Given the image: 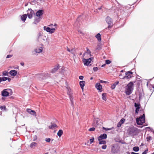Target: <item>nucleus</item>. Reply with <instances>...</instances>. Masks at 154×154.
Listing matches in <instances>:
<instances>
[{
	"label": "nucleus",
	"instance_id": "obj_53",
	"mask_svg": "<svg viewBox=\"0 0 154 154\" xmlns=\"http://www.w3.org/2000/svg\"><path fill=\"white\" fill-rule=\"evenodd\" d=\"M20 64L22 66H24V63L23 62H21Z\"/></svg>",
	"mask_w": 154,
	"mask_h": 154
},
{
	"label": "nucleus",
	"instance_id": "obj_45",
	"mask_svg": "<svg viewBox=\"0 0 154 154\" xmlns=\"http://www.w3.org/2000/svg\"><path fill=\"white\" fill-rule=\"evenodd\" d=\"M93 69L94 71H96L98 69L97 67H94L93 68Z\"/></svg>",
	"mask_w": 154,
	"mask_h": 154
},
{
	"label": "nucleus",
	"instance_id": "obj_12",
	"mask_svg": "<svg viewBox=\"0 0 154 154\" xmlns=\"http://www.w3.org/2000/svg\"><path fill=\"white\" fill-rule=\"evenodd\" d=\"M118 151L117 146L116 145H113L112 148V151L113 153L117 152Z\"/></svg>",
	"mask_w": 154,
	"mask_h": 154
},
{
	"label": "nucleus",
	"instance_id": "obj_25",
	"mask_svg": "<svg viewBox=\"0 0 154 154\" xmlns=\"http://www.w3.org/2000/svg\"><path fill=\"white\" fill-rule=\"evenodd\" d=\"M56 126L57 125L56 124L53 123L52 124L51 126H49V128L51 129H53L55 128V127H56Z\"/></svg>",
	"mask_w": 154,
	"mask_h": 154
},
{
	"label": "nucleus",
	"instance_id": "obj_59",
	"mask_svg": "<svg viewBox=\"0 0 154 154\" xmlns=\"http://www.w3.org/2000/svg\"><path fill=\"white\" fill-rule=\"evenodd\" d=\"M2 78L1 77H0V83L2 82Z\"/></svg>",
	"mask_w": 154,
	"mask_h": 154
},
{
	"label": "nucleus",
	"instance_id": "obj_29",
	"mask_svg": "<svg viewBox=\"0 0 154 154\" xmlns=\"http://www.w3.org/2000/svg\"><path fill=\"white\" fill-rule=\"evenodd\" d=\"M102 99L105 101L106 100V94L103 93L102 94Z\"/></svg>",
	"mask_w": 154,
	"mask_h": 154
},
{
	"label": "nucleus",
	"instance_id": "obj_48",
	"mask_svg": "<svg viewBox=\"0 0 154 154\" xmlns=\"http://www.w3.org/2000/svg\"><path fill=\"white\" fill-rule=\"evenodd\" d=\"M116 85L114 84H113L111 86V88L112 89H114L115 88Z\"/></svg>",
	"mask_w": 154,
	"mask_h": 154
},
{
	"label": "nucleus",
	"instance_id": "obj_43",
	"mask_svg": "<svg viewBox=\"0 0 154 154\" xmlns=\"http://www.w3.org/2000/svg\"><path fill=\"white\" fill-rule=\"evenodd\" d=\"M151 139V137H147L146 138V140L147 141H149Z\"/></svg>",
	"mask_w": 154,
	"mask_h": 154
},
{
	"label": "nucleus",
	"instance_id": "obj_37",
	"mask_svg": "<svg viewBox=\"0 0 154 154\" xmlns=\"http://www.w3.org/2000/svg\"><path fill=\"white\" fill-rule=\"evenodd\" d=\"M45 140L47 142H49L51 141V139L49 138H46L45 139Z\"/></svg>",
	"mask_w": 154,
	"mask_h": 154
},
{
	"label": "nucleus",
	"instance_id": "obj_26",
	"mask_svg": "<svg viewBox=\"0 0 154 154\" xmlns=\"http://www.w3.org/2000/svg\"><path fill=\"white\" fill-rule=\"evenodd\" d=\"M67 50L71 53L74 54V50L72 49L71 50H70L68 47L67 48Z\"/></svg>",
	"mask_w": 154,
	"mask_h": 154
},
{
	"label": "nucleus",
	"instance_id": "obj_11",
	"mask_svg": "<svg viewBox=\"0 0 154 154\" xmlns=\"http://www.w3.org/2000/svg\"><path fill=\"white\" fill-rule=\"evenodd\" d=\"M43 50V48L42 47H38L35 48L34 49V51L35 52L37 53H41Z\"/></svg>",
	"mask_w": 154,
	"mask_h": 154
},
{
	"label": "nucleus",
	"instance_id": "obj_58",
	"mask_svg": "<svg viewBox=\"0 0 154 154\" xmlns=\"http://www.w3.org/2000/svg\"><path fill=\"white\" fill-rule=\"evenodd\" d=\"M52 25H53V24H50V25H49V26L50 27H51V26H52Z\"/></svg>",
	"mask_w": 154,
	"mask_h": 154
},
{
	"label": "nucleus",
	"instance_id": "obj_7",
	"mask_svg": "<svg viewBox=\"0 0 154 154\" xmlns=\"http://www.w3.org/2000/svg\"><path fill=\"white\" fill-rule=\"evenodd\" d=\"M91 60V58H89L88 59L84 58L83 60V61L85 65L88 66L90 65Z\"/></svg>",
	"mask_w": 154,
	"mask_h": 154
},
{
	"label": "nucleus",
	"instance_id": "obj_30",
	"mask_svg": "<svg viewBox=\"0 0 154 154\" xmlns=\"http://www.w3.org/2000/svg\"><path fill=\"white\" fill-rule=\"evenodd\" d=\"M133 150L135 152H137L139 150V148L138 146H135L133 148Z\"/></svg>",
	"mask_w": 154,
	"mask_h": 154
},
{
	"label": "nucleus",
	"instance_id": "obj_35",
	"mask_svg": "<svg viewBox=\"0 0 154 154\" xmlns=\"http://www.w3.org/2000/svg\"><path fill=\"white\" fill-rule=\"evenodd\" d=\"M105 62L106 64H109L111 63V61L107 60H106Z\"/></svg>",
	"mask_w": 154,
	"mask_h": 154
},
{
	"label": "nucleus",
	"instance_id": "obj_60",
	"mask_svg": "<svg viewBox=\"0 0 154 154\" xmlns=\"http://www.w3.org/2000/svg\"><path fill=\"white\" fill-rule=\"evenodd\" d=\"M152 87L154 89V85H152Z\"/></svg>",
	"mask_w": 154,
	"mask_h": 154
},
{
	"label": "nucleus",
	"instance_id": "obj_46",
	"mask_svg": "<svg viewBox=\"0 0 154 154\" xmlns=\"http://www.w3.org/2000/svg\"><path fill=\"white\" fill-rule=\"evenodd\" d=\"M148 151V149L146 150L142 154H146Z\"/></svg>",
	"mask_w": 154,
	"mask_h": 154
},
{
	"label": "nucleus",
	"instance_id": "obj_62",
	"mask_svg": "<svg viewBox=\"0 0 154 154\" xmlns=\"http://www.w3.org/2000/svg\"><path fill=\"white\" fill-rule=\"evenodd\" d=\"M4 99H5V98L4 97H2V100H4Z\"/></svg>",
	"mask_w": 154,
	"mask_h": 154
},
{
	"label": "nucleus",
	"instance_id": "obj_51",
	"mask_svg": "<svg viewBox=\"0 0 154 154\" xmlns=\"http://www.w3.org/2000/svg\"><path fill=\"white\" fill-rule=\"evenodd\" d=\"M119 83V81H117L116 82H115L114 84L116 86L117 85H118Z\"/></svg>",
	"mask_w": 154,
	"mask_h": 154
},
{
	"label": "nucleus",
	"instance_id": "obj_57",
	"mask_svg": "<svg viewBox=\"0 0 154 154\" xmlns=\"http://www.w3.org/2000/svg\"><path fill=\"white\" fill-rule=\"evenodd\" d=\"M105 65H106L105 64H103V65H102V66H101V67H104L105 66Z\"/></svg>",
	"mask_w": 154,
	"mask_h": 154
},
{
	"label": "nucleus",
	"instance_id": "obj_4",
	"mask_svg": "<svg viewBox=\"0 0 154 154\" xmlns=\"http://www.w3.org/2000/svg\"><path fill=\"white\" fill-rule=\"evenodd\" d=\"M49 76V75L48 73H42L38 75H37V77L38 78L39 80H41L46 79Z\"/></svg>",
	"mask_w": 154,
	"mask_h": 154
},
{
	"label": "nucleus",
	"instance_id": "obj_28",
	"mask_svg": "<svg viewBox=\"0 0 154 154\" xmlns=\"http://www.w3.org/2000/svg\"><path fill=\"white\" fill-rule=\"evenodd\" d=\"M99 141V144H105L106 143V142L105 141H103L102 140H98Z\"/></svg>",
	"mask_w": 154,
	"mask_h": 154
},
{
	"label": "nucleus",
	"instance_id": "obj_17",
	"mask_svg": "<svg viewBox=\"0 0 154 154\" xmlns=\"http://www.w3.org/2000/svg\"><path fill=\"white\" fill-rule=\"evenodd\" d=\"M99 121L100 120L99 119L94 118V125L95 126H97L99 124Z\"/></svg>",
	"mask_w": 154,
	"mask_h": 154
},
{
	"label": "nucleus",
	"instance_id": "obj_50",
	"mask_svg": "<svg viewBox=\"0 0 154 154\" xmlns=\"http://www.w3.org/2000/svg\"><path fill=\"white\" fill-rule=\"evenodd\" d=\"M139 109H137L135 110V112L136 113H138V112L139 111Z\"/></svg>",
	"mask_w": 154,
	"mask_h": 154
},
{
	"label": "nucleus",
	"instance_id": "obj_16",
	"mask_svg": "<svg viewBox=\"0 0 154 154\" xmlns=\"http://www.w3.org/2000/svg\"><path fill=\"white\" fill-rule=\"evenodd\" d=\"M38 144L37 143L33 142L30 144V147L32 149H35L37 146Z\"/></svg>",
	"mask_w": 154,
	"mask_h": 154
},
{
	"label": "nucleus",
	"instance_id": "obj_61",
	"mask_svg": "<svg viewBox=\"0 0 154 154\" xmlns=\"http://www.w3.org/2000/svg\"><path fill=\"white\" fill-rule=\"evenodd\" d=\"M57 26V25L56 24H54V26L55 27Z\"/></svg>",
	"mask_w": 154,
	"mask_h": 154
},
{
	"label": "nucleus",
	"instance_id": "obj_6",
	"mask_svg": "<svg viewBox=\"0 0 154 154\" xmlns=\"http://www.w3.org/2000/svg\"><path fill=\"white\" fill-rule=\"evenodd\" d=\"M106 20L108 24V28H111L112 26V19L110 17H107L106 18Z\"/></svg>",
	"mask_w": 154,
	"mask_h": 154
},
{
	"label": "nucleus",
	"instance_id": "obj_32",
	"mask_svg": "<svg viewBox=\"0 0 154 154\" xmlns=\"http://www.w3.org/2000/svg\"><path fill=\"white\" fill-rule=\"evenodd\" d=\"M2 73L3 75L4 76L8 75V73L7 71H5L3 72Z\"/></svg>",
	"mask_w": 154,
	"mask_h": 154
},
{
	"label": "nucleus",
	"instance_id": "obj_44",
	"mask_svg": "<svg viewBox=\"0 0 154 154\" xmlns=\"http://www.w3.org/2000/svg\"><path fill=\"white\" fill-rule=\"evenodd\" d=\"M37 136L36 135L34 136L33 137V140L34 141L36 140H37Z\"/></svg>",
	"mask_w": 154,
	"mask_h": 154
},
{
	"label": "nucleus",
	"instance_id": "obj_54",
	"mask_svg": "<svg viewBox=\"0 0 154 154\" xmlns=\"http://www.w3.org/2000/svg\"><path fill=\"white\" fill-rule=\"evenodd\" d=\"M7 79H8V81L9 82H10L11 81V79H10V78H7Z\"/></svg>",
	"mask_w": 154,
	"mask_h": 154
},
{
	"label": "nucleus",
	"instance_id": "obj_52",
	"mask_svg": "<svg viewBox=\"0 0 154 154\" xmlns=\"http://www.w3.org/2000/svg\"><path fill=\"white\" fill-rule=\"evenodd\" d=\"M100 83H106V81H103V80H101L100 81Z\"/></svg>",
	"mask_w": 154,
	"mask_h": 154
},
{
	"label": "nucleus",
	"instance_id": "obj_40",
	"mask_svg": "<svg viewBox=\"0 0 154 154\" xmlns=\"http://www.w3.org/2000/svg\"><path fill=\"white\" fill-rule=\"evenodd\" d=\"M106 147H107L106 145H104L102 146V148L103 149H106Z\"/></svg>",
	"mask_w": 154,
	"mask_h": 154
},
{
	"label": "nucleus",
	"instance_id": "obj_63",
	"mask_svg": "<svg viewBox=\"0 0 154 154\" xmlns=\"http://www.w3.org/2000/svg\"><path fill=\"white\" fill-rule=\"evenodd\" d=\"M133 129H134V131H136V130L137 129V128H134Z\"/></svg>",
	"mask_w": 154,
	"mask_h": 154
},
{
	"label": "nucleus",
	"instance_id": "obj_23",
	"mask_svg": "<svg viewBox=\"0 0 154 154\" xmlns=\"http://www.w3.org/2000/svg\"><path fill=\"white\" fill-rule=\"evenodd\" d=\"M63 134V131L62 130H60L57 133V135L59 137H60L61 135Z\"/></svg>",
	"mask_w": 154,
	"mask_h": 154
},
{
	"label": "nucleus",
	"instance_id": "obj_14",
	"mask_svg": "<svg viewBox=\"0 0 154 154\" xmlns=\"http://www.w3.org/2000/svg\"><path fill=\"white\" fill-rule=\"evenodd\" d=\"M107 137V135L105 134H101L98 137V140L106 139Z\"/></svg>",
	"mask_w": 154,
	"mask_h": 154
},
{
	"label": "nucleus",
	"instance_id": "obj_34",
	"mask_svg": "<svg viewBox=\"0 0 154 154\" xmlns=\"http://www.w3.org/2000/svg\"><path fill=\"white\" fill-rule=\"evenodd\" d=\"M112 128H104V127H103V129L104 130H106V131L111 130L112 129Z\"/></svg>",
	"mask_w": 154,
	"mask_h": 154
},
{
	"label": "nucleus",
	"instance_id": "obj_39",
	"mask_svg": "<svg viewBox=\"0 0 154 154\" xmlns=\"http://www.w3.org/2000/svg\"><path fill=\"white\" fill-rule=\"evenodd\" d=\"M125 119H122L120 120V121L119 122L121 123L122 124H123L125 122Z\"/></svg>",
	"mask_w": 154,
	"mask_h": 154
},
{
	"label": "nucleus",
	"instance_id": "obj_2",
	"mask_svg": "<svg viewBox=\"0 0 154 154\" xmlns=\"http://www.w3.org/2000/svg\"><path fill=\"white\" fill-rule=\"evenodd\" d=\"M13 93L11 89L7 88L4 89L1 92V95L3 97H8L11 95Z\"/></svg>",
	"mask_w": 154,
	"mask_h": 154
},
{
	"label": "nucleus",
	"instance_id": "obj_20",
	"mask_svg": "<svg viewBox=\"0 0 154 154\" xmlns=\"http://www.w3.org/2000/svg\"><path fill=\"white\" fill-rule=\"evenodd\" d=\"M59 68V66L58 65L54 67L52 69L51 71V72L54 73Z\"/></svg>",
	"mask_w": 154,
	"mask_h": 154
},
{
	"label": "nucleus",
	"instance_id": "obj_21",
	"mask_svg": "<svg viewBox=\"0 0 154 154\" xmlns=\"http://www.w3.org/2000/svg\"><path fill=\"white\" fill-rule=\"evenodd\" d=\"M79 84L81 88L83 89L84 87L85 84V82L83 81H81L80 82Z\"/></svg>",
	"mask_w": 154,
	"mask_h": 154
},
{
	"label": "nucleus",
	"instance_id": "obj_38",
	"mask_svg": "<svg viewBox=\"0 0 154 154\" xmlns=\"http://www.w3.org/2000/svg\"><path fill=\"white\" fill-rule=\"evenodd\" d=\"M7 79V77H2V81H5Z\"/></svg>",
	"mask_w": 154,
	"mask_h": 154
},
{
	"label": "nucleus",
	"instance_id": "obj_24",
	"mask_svg": "<svg viewBox=\"0 0 154 154\" xmlns=\"http://www.w3.org/2000/svg\"><path fill=\"white\" fill-rule=\"evenodd\" d=\"M101 35L99 33H98L96 35V37L97 38L98 40L99 41H100L101 40Z\"/></svg>",
	"mask_w": 154,
	"mask_h": 154
},
{
	"label": "nucleus",
	"instance_id": "obj_9",
	"mask_svg": "<svg viewBox=\"0 0 154 154\" xmlns=\"http://www.w3.org/2000/svg\"><path fill=\"white\" fill-rule=\"evenodd\" d=\"M38 36V39L39 40L41 41H45V39H46V37L45 36L42 35L41 33H39Z\"/></svg>",
	"mask_w": 154,
	"mask_h": 154
},
{
	"label": "nucleus",
	"instance_id": "obj_5",
	"mask_svg": "<svg viewBox=\"0 0 154 154\" xmlns=\"http://www.w3.org/2000/svg\"><path fill=\"white\" fill-rule=\"evenodd\" d=\"M44 29L47 32L51 34L54 33L55 31V28L51 29L50 28L46 26L44 27Z\"/></svg>",
	"mask_w": 154,
	"mask_h": 154
},
{
	"label": "nucleus",
	"instance_id": "obj_19",
	"mask_svg": "<svg viewBox=\"0 0 154 154\" xmlns=\"http://www.w3.org/2000/svg\"><path fill=\"white\" fill-rule=\"evenodd\" d=\"M9 73L11 76H15L17 74V71L15 70H11Z\"/></svg>",
	"mask_w": 154,
	"mask_h": 154
},
{
	"label": "nucleus",
	"instance_id": "obj_22",
	"mask_svg": "<svg viewBox=\"0 0 154 154\" xmlns=\"http://www.w3.org/2000/svg\"><path fill=\"white\" fill-rule=\"evenodd\" d=\"M27 17L26 15V14L23 15L21 17V20L24 22L26 20Z\"/></svg>",
	"mask_w": 154,
	"mask_h": 154
},
{
	"label": "nucleus",
	"instance_id": "obj_56",
	"mask_svg": "<svg viewBox=\"0 0 154 154\" xmlns=\"http://www.w3.org/2000/svg\"><path fill=\"white\" fill-rule=\"evenodd\" d=\"M87 51L88 52L90 53V51L88 49H87Z\"/></svg>",
	"mask_w": 154,
	"mask_h": 154
},
{
	"label": "nucleus",
	"instance_id": "obj_49",
	"mask_svg": "<svg viewBox=\"0 0 154 154\" xmlns=\"http://www.w3.org/2000/svg\"><path fill=\"white\" fill-rule=\"evenodd\" d=\"M79 79L81 80H82L84 78V77L82 76H79Z\"/></svg>",
	"mask_w": 154,
	"mask_h": 154
},
{
	"label": "nucleus",
	"instance_id": "obj_41",
	"mask_svg": "<svg viewBox=\"0 0 154 154\" xmlns=\"http://www.w3.org/2000/svg\"><path fill=\"white\" fill-rule=\"evenodd\" d=\"M95 130V128H90L89 129V130L90 131H94Z\"/></svg>",
	"mask_w": 154,
	"mask_h": 154
},
{
	"label": "nucleus",
	"instance_id": "obj_64",
	"mask_svg": "<svg viewBox=\"0 0 154 154\" xmlns=\"http://www.w3.org/2000/svg\"><path fill=\"white\" fill-rule=\"evenodd\" d=\"M101 8H98V9H99V10H100V9H101Z\"/></svg>",
	"mask_w": 154,
	"mask_h": 154
},
{
	"label": "nucleus",
	"instance_id": "obj_55",
	"mask_svg": "<svg viewBox=\"0 0 154 154\" xmlns=\"http://www.w3.org/2000/svg\"><path fill=\"white\" fill-rule=\"evenodd\" d=\"M131 154H138V153H135L134 152H132Z\"/></svg>",
	"mask_w": 154,
	"mask_h": 154
},
{
	"label": "nucleus",
	"instance_id": "obj_18",
	"mask_svg": "<svg viewBox=\"0 0 154 154\" xmlns=\"http://www.w3.org/2000/svg\"><path fill=\"white\" fill-rule=\"evenodd\" d=\"M95 87L96 88L99 90L101 92L102 89V86L100 83H97L96 84Z\"/></svg>",
	"mask_w": 154,
	"mask_h": 154
},
{
	"label": "nucleus",
	"instance_id": "obj_47",
	"mask_svg": "<svg viewBox=\"0 0 154 154\" xmlns=\"http://www.w3.org/2000/svg\"><path fill=\"white\" fill-rule=\"evenodd\" d=\"M12 57V55H8L7 56L6 58H10L11 57Z\"/></svg>",
	"mask_w": 154,
	"mask_h": 154
},
{
	"label": "nucleus",
	"instance_id": "obj_27",
	"mask_svg": "<svg viewBox=\"0 0 154 154\" xmlns=\"http://www.w3.org/2000/svg\"><path fill=\"white\" fill-rule=\"evenodd\" d=\"M140 104L138 103H134V106L137 109H140Z\"/></svg>",
	"mask_w": 154,
	"mask_h": 154
},
{
	"label": "nucleus",
	"instance_id": "obj_33",
	"mask_svg": "<svg viewBox=\"0 0 154 154\" xmlns=\"http://www.w3.org/2000/svg\"><path fill=\"white\" fill-rule=\"evenodd\" d=\"M69 97H70V101H71V102H72V106H73V98L71 96H69Z\"/></svg>",
	"mask_w": 154,
	"mask_h": 154
},
{
	"label": "nucleus",
	"instance_id": "obj_31",
	"mask_svg": "<svg viewBox=\"0 0 154 154\" xmlns=\"http://www.w3.org/2000/svg\"><path fill=\"white\" fill-rule=\"evenodd\" d=\"M0 108L2 110H6V107L5 106H0Z\"/></svg>",
	"mask_w": 154,
	"mask_h": 154
},
{
	"label": "nucleus",
	"instance_id": "obj_42",
	"mask_svg": "<svg viewBox=\"0 0 154 154\" xmlns=\"http://www.w3.org/2000/svg\"><path fill=\"white\" fill-rule=\"evenodd\" d=\"M122 125V124L121 123V122H119L117 125V127H118L119 128Z\"/></svg>",
	"mask_w": 154,
	"mask_h": 154
},
{
	"label": "nucleus",
	"instance_id": "obj_36",
	"mask_svg": "<svg viewBox=\"0 0 154 154\" xmlns=\"http://www.w3.org/2000/svg\"><path fill=\"white\" fill-rule=\"evenodd\" d=\"M94 140V137H92V138L90 139V144H91L93 142Z\"/></svg>",
	"mask_w": 154,
	"mask_h": 154
},
{
	"label": "nucleus",
	"instance_id": "obj_15",
	"mask_svg": "<svg viewBox=\"0 0 154 154\" xmlns=\"http://www.w3.org/2000/svg\"><path fill=\"white\" fill-rule=\"evenodd\" d=\"M43 10H39L36 12V15L38 17H40L43 14Z\"/></svg>",
	"mask_w": 154,
	"mask_h": 154
},
{
	"label": "nucleus",
	"instance_id": "obj_1",
	"mask_svg": "<svg viewBox=\"0 0 154 154\" xmlns=\"http://www.w3.org/2000/svg\"><path fill=\"white\" fill-rule=\"evenodd\" d=\"M134 84L132 82L129 83L125 88V93L127 95L131 94L134 89Z\"/></svg>",
	"mask_w": 154,
	"mask_h": 154
},
{
	"label": "nucleus",
	"instance_id": "obj_8",
	"mask_svg": "<svg viewBox=\"0 0 154 154\" xmlns=\"http://www.w3.org/2000/svg\"><path fill=\"white\" fill-rule=\"evenodd\" d=\"M133 72L130 71L127 72L125 73L126 75L123 77V79H124L125 78L127 79H129L131 78L132 77L131 75L132 74Z\"/></svg>",
	"mask_w": 154,
	"mask_h": 154
},
{
	"label": "nucleus",
	"instance_id": "obj_13",
	"mask_svg": "<svg viewBox=\"0 0 154 154\" xmlns=\"http://www.w3.org/2000/svg\"><path fill=\"white\" fill-rule=\"evenodd\" d=\"M26 111L27 112L31 115L36 116V113L35 111L32 110L31 109H27Z\"/></svg>",
	"mask_w": 154,
	"mask_h": 154
},
{
	"label": "nucleus",
	"instance_id": "obj_3",
	"mask_svg": "<svg viewBox=\"0 0 154 154\" xmlns=\"http://www.w3.org/2000/svg\"><path fill=\"white\" fill-rule=\"evenodd\" d=\"M145 122V114H144L142 116L136 119L137 124L140 125H142Z\"/></svg>",
	"mask_w": 154,
	"mask_h": 154
},
{
	"label": "nucleus",
	"instance_id": "obj_10",
	"mask_svg": "<svg viewBox=\"0 0 154 154\" xmlns=\"http://www.w3.org/2000/svg\"><path fill=\"white\" fill-rule=\"evenodd\" d=\"M33 14L34 11H33L29 9V10L28 11V13L27 14V15L28 18L29 19L31 18L32 17V15Z\"/></svg>",
	"mask_w": 154,
	"mask_h": 154
}]
</instances>
